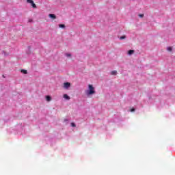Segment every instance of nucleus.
Masks as SVG:
<instances>
[{
	"label": "nucleus",
	"instance_id": "obj_13",
	"mask_svg": "<svg viewBox=\"0 0 175 175\" xmlns=\"http://www.w3.org/2000/svg\"><path fill=\"white\" fill-rule=\"evenodd\" d=\"M71 126H72L73 128H75L76 124H75L74 122H72L71 123Z\"/></svg>",
	"mask_w": 175,
	"mask_h": 175
},
{
	"label": "nucleus",
	"instance_id": "obj_9",
	"mask_svg": "<svg viewBox=\"0 0 175 175\" xmlns=\"http://www.w3.org/2000/svg\"><path fill=\"white\" fill-rule=\"evenodd\" d=\"M31 5L32 8H36V4H35V3L33 1H32L31 3Z\"/></svg>",
	"mask_w": 175,
	"mask_h": 175
},
{
	"label": "nucleus",
	"instance_id": "obj_15",
	"mask_svg": "<svg viewBox=\"0 0 175 175\" xmlns=\"http://www.w3.org/2000/svg\"><path fill=\"white\" fill-rule=\"evenodd\" d=\"M66 57H72V55H70L69 53H66Z\"/></svg>",
	"mask_w": 175,
	"mask_h": 175
},
{
	"label": "nucleus",
	"instance_id": "obj_17",
	"mask_svg": "<svg viewBox=\"0 0 175 175\" xmlns=\"http://www.w3.org/2000/svg\"><path fill=\"white\" fill-rule=\"evenodd\" d=\"M131 112L135 111V108H132V109H131Z\"/></svg>",
	"mask_w": 175,
	"mask_h": 175
},
{
	"label": "nucleus",
	"instance_id": "obj_1",
	"mask_svg": "<svg viewBox=\"0 0 175 175\" xmlns=\"http://www.w3.org/2000/svg\"><path fill=\"white\" fill-rule=\"evenodd\" d=\"M94 94H95V88L92 85L89 84L88 90H85V94L90 96V95H94Z\"/></svg>",
	"mask_w": 175,
	"mask_h": 175
},
{
	"label": "nucleus",
	"instance_id": "obj_7",
	"mask_svg": "<svg viewBox=\"0 0 175 175\" xmlns=\"http://www.w3.org/2000/svg\"><path fill=\"white\" fill-rule=\"evenodd\" d=\"M46 99L47 102H50L51 100V96H46Z\"/></svg>",
	"mask_w": 175,
	"mask_h": 175
},
{
	"label": "nucleus",
	"instance_id": "obj_5",
	"mask_svg": "<svg viewBox=\"0 0 175 175\" xmlns=\"http://www.w3.org/2000/svg\"><path fill=\"white\" fill-rule=\"evenodd\" d=\"M111 75L112 76H116L117 75V71L116 70H113L111 72Z\"/></svg>",
	"mask_w": 175,
	"mask_h": 175
},
{
	"label": "nucleus",
	"instance_id": "obj_4",
	"mask_svg": "<svg viewBox=\"0 0 175 175\" xmlns=\"http://www.w3.org/2000/svg\"><path fill=\"white\" fill-rule=\"evenodd\" d=\"M64 99H66L67 100H69L70 99V97L68 96V94H64Z\"/></svg>",
	"mask_w": 175,
	"mask_h": 175
},
{
	"label": "nucleus",
	"instance_id": "obj_12",
	"mask_svg": "<svg viewBox=\"0 0 175 175\" xmlns=\"http://www.w3.org/2000/svg\"><path fill=\"white\" fill-rule=\"evenodd\" d=\"M125 38H126V36H122L120 38V40H122V39H125Z\"/></svg>",
	"mask_w": 175,
	"mask_h": 175
},
{
	"label": "nucleus",
	"instance_id": "obj_6",
	"mask_svg": "<svg viewBox=\"0 0 175 175\" xmlns=\"http://www.w3.org/2000/svg\"><path fill=\"white\" fill-rule=\"evenodd\" d=\"M134 53H135V51H133V50H129L128 51L129 55H132V54H133Z\"/></svg>",
	"mask_w": 175,
	"mask_h": 175
},
{
	"label": "nucleus",
	"instance_id": "obj_10",
	"mask_svg": "<svg viewBox=\"0 0 175 175\" xmlns=\"http://www.w3.org/2000/svg\"><path fill=\"white\" fill-rule=\"evenodd\" d=\"M59 28H65V25L60 24V25H59Z\"/></svg>",
	"mask_w": 175,
	"mask_h": 175
},
{
	"label": "nucleus",
	"instance_id": "obj_2",
	"mask_svg": "<svg viewBox=\"0 0 175 175\" xmlns=\"http://www.w3.org/2000/svg\"><path fill=\"white\" fill-rule=\"evenodd\" d=\"M70 87V83H69V82H66V83H64V88L68 89V88H69Z\"/></svg>",
	"mask_w": 175,
	"mask_h": 175
},
{
	"label": "nucleus",
	"instance_id": "obj_16",
	"mask_svg": "<svg viewBox=\"0 0 175 175\" xmlns=\"http://www.w3.org/2000/svg\"><path fill=\"white\" fill-rule=\"evenodd\" d=\"M139 16V17H144V14H141Z\"/></svg>",
	"mask_w": 175,
	"mask_h": 175
},
{
	"label": "nucleus",
	"instance_id": "obj_8",
	"mask_svg": "<svg viewBox=\"0 0 175 175\" xmlns=\"http://www.w3.org/2000/svg\"><path fill=\"white\" fill-rule=\"evenodd\" d=\"M21 73H23V75H27L28 73V71L27 70H21Z\"/></svg>",
	"mask_w": 175,
	"mask_h": 175
},
{
	"label": "nucleus",
	"instance_id": "obj_11",
	"mask_svg": "<svg viewBox=\"0 0 175 175\" xmlns=\"http://www.w3.org/2000/svg\"><path fill=\"white\" fill-rule=\"evenodd\" d=\"M167 51H172V50H173V49L172 48V46H169L168 48H167Z\"/></svg>",
	"mask_w": 175,
	"mask_h": 175
},
{
	"label": "nucleus",
	"instance_id": "obj_3",
	"mask_svg": "<svg viewBox=\"0 0 175 175\" xmlns=\"http://www.w3.org/2000/svg\"><path fill=\"white\" fill-rule=\"evenodd\" d=\"M49 17H50V18H53V20H55V18H57V16L54 14H50L49 15Z\"/></svg>",
	"mask_w": 175,
	"mask_h": 175
},
{
	"label": "nucleus",
	"instance_id": "obj_14",
	"mask_svg": "<svg viewBox=\"0 0 175 175\" xmlns=\"http://www.w3.org/2000/svg\"><path fill=\"white\" fill-rule=\"evenodd\" d=\"M27 2L28 3H31L33 2V0H27Z\"/></svg>",
	"mask_w": 175,
	"mask_h": 175
}]
</instances>
